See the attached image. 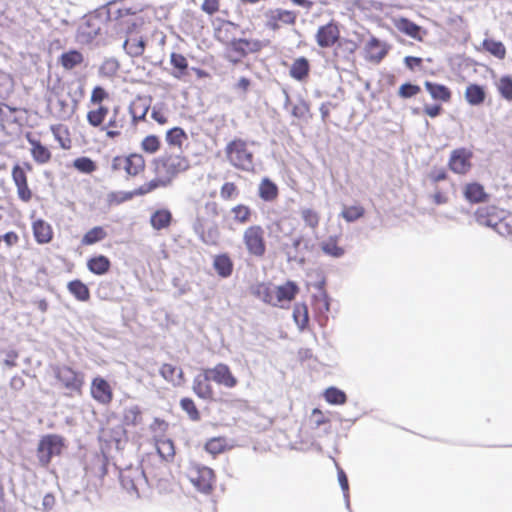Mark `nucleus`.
<instances>
[{
  "instance_id": "obj_1",
  "label": "nucleus",
  "mask_w": 512,
  "mask_h": 512,
  "mask_svg": "<svg viewBox=\"0 0 512 512\" xmlns=\"http://www.w3.org/2000/svg\"><path fill=\"white\" fill-rule=\"evenodd\" d=\"M155 177L132 191L118 192L111 195V201L120 204L136 196H144L159 188L168 187L173 180L190 168L189 159L182 153H164L153 160Z\"/></svg>"
},
{
  "instance_id": "obj_2",
  "label": "nucleus",
  "mask_w": 512,
  "mask_h": 512,
  "mask_svg": "<svg viewBox=\"0 0 512 512\" xmlns=\"http://www.w3.org/2000/svg\"><path fill=\"white\" fill-rule=\"evenodd\" d=\"M222 208L215 200H209L202 207L197 209L193 230L200 240L208 245H215L220 239V228L217 218Z\"/></svg>"
},
{
  "instance_id": "obj_3",
  "label": "nucleus",
  "mask_w": 512,
  "mask_h": 512,
  "mask_svg": "<svg viewBox=\"0 0 512 512\" xmlns=\"http://www.w3.org/2000/svg\"><path fill=\"white\" fill-rule=\"evenodd\" d=\"M223 151L226 161L234 169L248 173L254 172L255 157L246 140L233 138L227 142Z\"/></svg>"
},
{
  "instance_id": "obj_4",
  "label": "nucleus",
  "mask_w": 512,
  "mask_h": 512,
  "mask_svg": "<svg viewBox=\"0 0 512 512\" xmlns=\"http://www.w3.org/2000/svg\"><path fill=\"white\" fill-rule=\"evenodd\" d=\"M146 168V159L139 152L116 155L112 158L110 164L111 172L123 177L126 181L142 177Z\"/></svg>"
},
{
  "instance_id": "obj_5",
  "label": "nucleus",
  "mask_w": 512,
  "mask_h": 512,
  "mask_svg": "<svg viewBox=\"0 0 512 512\" xmlns=\"http://www.w3.org/2000/svg\"><path fill=\"white\" fill-rule=\"evenodd\" d=\"M56 386L67 397L81 396L85 384V375L67 364L52 366Z\"/></svg>"
},
{
  "instance_id": "obj_6",
  "label": "nucleus",
  "mask_w": 512,
  "mask_h": 512,
  "mask_svg": "<svg viewBox=\"0 0 512 512\" xmlns=\"http://www.w3.org/2000/svg\"><path fill=\"white\" fill-rule=\"evenodd\" d=\"M242 243L250 257L262 259L267 253L266 232L262 225L252 224L242 233Z\"/></svg>"
},
{
  "instance_id": "obj_7",
  "label": "nucleus",
  "mask_w": 512,
  "mask_h": 512,
  "mask_svg": "<svg viewBox=\"0 0 512 512\" xmlns=\"http://www.w3.org/2000/svg\"><path fill=\"white\" fill-rule=\"evenodd\" d=\"M65 447V440L62 436L57 434H47L40 438L36 456L39 465L43 468H47L51 463L54 456H59Z\"/></svg>"
},
{
  "instance_id": "obj_8",
  "label": "nucleus",
  "mask_w": 512,
  "mask_h": 512,
  "mask_svg": "<svg viewBox=\"0 0 512 512\" xmlns=\"http://www.w3.org/2000/svg\"><path fill=\"white\" fill-rule=\"evenodd\" d=\"M270 44L269 40L237 38L229 42L227 46L228 59L237 63L248 54L258 53Z\"/></svg>"
},
{
  "instance_id": "obj_9",
  "label": "nucleus",
  "mask_w": 512,
  "mask_h": 512,
  "mask_svg": "<svg viewBox=\"0 0 512 512\" xmlns=\"http://www.w3.org/2000/svg\"><path fill=\"white\" fill-rule=\"evenodd\" d=\"M188 478L195 488L205 494L212 492L216 481L214 471L200 464L192 463L188 467Z\"/></svg>"
},
{
  "instance_id": "obj_10",
  "label": "nucleus",
  "mask_w": 512,
  "mask_h": 512,
  "mask_svg": "<svg viewBox=\"0 0 512 512\" xmlns=\"http://www.w3.org/2000/svg\"><path fill=\"white\" fill-rule=\"evenodd\" d=\"M32 170L33 167L29 162L15 164L11 170V178L16 187L17 196L25 203L30 202L33 197L32 190L28 184V172Z\"/></svg>"
},
{
  "instance_id": "obj_11",
  "label": "nucleus",
  "mask_w": 512,
  "mask_h": 512,
  "mask_svg": "<svg viewBox=\"0 0 512 512\" xmlns=\"http://www.w3.org/2000/svg\"><path fill=\"white\" fill-rule=\"evenodd\" d=\"M143 423V412L139 405L133 404L123 408L120 418V431L116 432L109 441L119 443L126 435L127 429L135 428Z\"/></svg>"
},
{
  "instance_id": "obj_12",
  "label": "nucleus",
  "mask_w": 512,
  "mask_h": 512,
  "mask_svg": "<svg viewBox=\"0 0 512 512\" xmlns=\"http://www.w3.org/2000/svg\"><path fill=\"white\" fill-rule=\"evenodd\" d=\"M264 26L271 31H278L282 26H294L297 20V12L282 8H269L264 13Z\"/></svg>"
},
{
  "instance_id": "obj_13",
  "label": "nucleus",
  "mask_w": 512,
  "mask_h": 512,
  "mask_svg": "<svg viewBox=\"0 0 512 512\" xmlns=\"http://www.w3.org/2000/svg\"><path fill=\"white\" fill-rule=\"evenodd\" d=\"M314 38L319 48H333L341 39L339 23L335 20H331L324 25H320L316 30Z\"/></svg>"
},
{
  "instance_id": "obj_14",
  "label": "nucleus",
  "mask_w": 512,
  "mask_h": 512,
  "mask_svg": "<svg viewBox=\"0 0 512 512\" xmlns=\"http://www.w3.org/2000/svg\"><path fill=\"white\" fill-rule=\"evenodd\" d=\"M126 126V115L121 112L119 107H114L108 121L99 130L105 134L107 139L115 140L123 135Z\"/></svg>"
},
{
  "instance_id": "obj_15",
  "label": "nucleus",
  "mask_w": 512,
  "mask_h": 512,
  "mask_svg": "<svg viewBox=\"0 0 512 512\" xmlns=\"http://www.w3.org/2000/svg\"><path fill=\"white\" fill-rule=\"evenodd\" d=\"M207 372L209 376H211L212 381L218 386H222L226 389H234L239 384L238 378L225 363H217L213 367L207 368Z\"/></svg>"
},
{
  "instance_id": "obj_16",
  "label": "nucleus",
  "mask_w": 512,
  "mask_h": 512,
  "mask_svg": "<svg viewBox=\"0 0 512 512\" xmlns=\"http://www.w3.org/2000/svg\"><path fill=\"white\" fill-rule=\"evenodd\" d=\"M90 395L95 402L103 406L110 405L114 398L112 386L101 376H96L91 380Z\"/></svg>"
},
{
  "instance_id": "obj_17",
  "label": "nucleus",
  "mask_w": 512,
  "mask_h": 512,
  "mask_svg": "<svg viewBox=\"0 0 512 512\" xmlns=\"http://www.w3.org/2000/svg\"><path fill=\"white\" fill-rule=\"evenodd\" d=\"M358 43L349 38H341L333 47V59L337 64L354 63L355 53L358 50Z\"/></svg>"
},
{
  "instance_id": "obj_18",
  "label": "nucleus",
  "mask_w": 512,
  "mask_h": 512,
  "mask_svg": "<svg viewBox=\"0 0 512 512\" xmlns=\"http://www.w3.org/2000/svg\"><path fill=\"white\" fill-rule=\"evenodd\" d=\"M472 157V151L466 148L455 149L451 152L448 166L454 173L464 175L468 173L472 167Z\"/></svg>"
},
{
  "instance_id": "obj_19",
  "label": "nucleus",
  "mask_w": 512,
  "mask_h": 512,
  "mask_svg": "<svg viewBox=\"0 0 512 512\" xmlns=\"http://www.w3.org/2000/svg\"><path fill=\"white\" fill-rule=\"evenodd\" d=\"M211 382H213L212 378L209 376L207 368H204L200 374L194 377L192 390L198 398L206 401H213L215 391Z\"/></svg>"
},
{
  "instance_id": "obj_20",
  "label": "nucleus",
  "mask_w": 512,
  "mask_h": 512,
  "mask_svg": "<svg viewBox=\"0 0 512 512\" xmlns=\"http://www.w3.org/2000/svg\"><path fill=\"white\" fill-rule=\"evenodd\" d=\"M390 45L371 37L365 45V59L371 63L379 64L389 53Z\"/></svg>"
},
{
  "instance_id": "obj_21",
  "label": "nucleus",
  "mask_w": 512,
  "mask_h": 512,
  "mask_svg": "<svg viewBox=\"0 0 512 512\" xmlns=\"http://www.w3.org/2000/svg\"><path fill=\"white\" fill-rule=\"evenodd\" d=\"M502 212L503 209L495 205H487L477 208L474 217L479 225L495 229Z\"/></svg>"
},
{
  "instance_id": "obj_22",
  "label": "nucleus",
  "mask_w": 512,
  "mask_h": 512,
  "mask_svg": "<svg viewBox=\"0 0 512 512\" xmlns=\"http://www.w3.org/2000/svg\"><path fill=\"white\" fill-rule=\"evenodd\" d=\"M393 24L399 32L419 42H423L427 34L425 29L405 17L393 19Z\"/></svg>"
},
{
  "instance_id": "obj_23",
  "label": "nucleus",
  "mask_w": 512,
  "mask_h": 512,
  "mask_svg": "<svg viewBox=\"0 0 512 512\" xmlns=\"http://www.w3.org/2000/svg\"><path fill=\"white\" fill-rule=\"evenodd\" d=\"M464 198L472 204L485 203L489 200V194L482 184L478 182L466 183L463 187Z\"/></svg>"
},
{
  "instance_id": "obj_24",
  "label": "nucleus",
  "mask_w": 512,
  "mask_h": 512,
  "mask_svg": "<svg viewBox=\"0 0 512 512\" xmlns=\"http://www.w3.org/2000/svg\"><path fill=\"white\" fill-rule=\"evenodd\" d=\"M32 231L38 244H48L53 240V228L50 223L43 219H36L32 222Z\"/></svg>"
},
{
  "instance_id": "obj_25",
  "label": "nucleus",
  "mask_w": 512,
  "mask_h": 512,
  "mask_svg": "<svg viewBox=\"0 0 512 512\" xmlns=\"http://www.w3.org/2000/svg\"><path fill=\"white\" fill-rule=\"evenodd\" d=\"M299 292L298 285L293 281H287L284 284L274 287L276 306H282L281 304L291 302L295 299Z\"/></svg>"
},
{
  "instance_id": "obj_26",
  "label": "nucleus",
  "mask_w": 512,
  "mask_h": 512,
  "mask_svg": "<svg viewBox=\"0 0 512 512\" xmlns=\"http://www.w3.org/2000/svg\"><path fill=\"white\" fill-rule=\"evenodd\" d=\"M109 116L108 106L96 105L89 108L86 114V120L91 127L100 129Z\"/></svg>"
},
{
  "instance_id": "obj_27",
  "label": "nucleus",
  "mask_w": 512,
  "mask_h": 512,
  "mask_svg": "<svg viewBox=\"0 0 512 512\" xmlns=\"http://www.w3.org/2000/svg\"><path fill=\"white\" fill-rule=\"evenodd\" d=\"M424 87L430 94L431 98L436 102L448 103L452 99V91L449 87L443 84L425 81Z\"/></svg>"
},
{
  "instance_id": "obj_28",
  "label": "nucleus",
  "mask_w": 512,
  "mask_h": 512,
  "mask_svg": "<svg viewBox=\"0 0 512 512\" xmlns=\"http://www.w3.org/2000/svg\"><path fill=\"white\" fill-rule=\"evenodd\" d=\"M310 70L311 66L309 60L306 57L301 56L292 62L289 75L296 81L304 82L308 79Z\"/></svg>"
},
{
  "instance_id": "obj_29",
  "label": "nucleus",
  "mask_w": 512,
  "mask_h": 512,
  "mask_svg": "<svg viewBox=\"0 0 512 512\" xmlns=\"http://www.w3.org/2000/svg\"><path fill=\"white\" fill-rule=\"evenodd\" d=\"M159 373L167 382L174 386H180L185 381L182 368L171 363L162 364Z\"/></svg>"
},
{
  "instance_id": "obj_30",
  "label": "nucleus",
  "mask_w": 512,
  "mask_h": 512,
  "mask_svg": "<svg viewBox=\"0 0 512 512\" xmlns=\"http://www.w3.org/2000/svg\"><path fill=\"white\" fill-rule=\"evenodd\" d=\"M27 140L31 145V156L36 163L46 164L51 160L52 154L50 150L46 146H44L39 140L30 137V135H27Z\"/></svg>"
},
{
  "instance_id": "obj_31",
  "label": "nucleus",
  "mask_w": 512,
  "mask_h": 512,
  "mask_svg": "<svg viewBox=\"0 0 512 512\" xmlns=\"http://www.w3.org/2000/svg\"><path fill=\"white\" fill-rule=\"evenodd\" d=\"M173 220L171 211L167 208L155 210L150 216V225L154 230L167 229Z\"/></svg>"
},
{
  "instance_id": "obj_32",
  "label": "nucleus",
  "mask_w": 512,
  "mask_h": 512,
  "mask_svg": "<svg viewBox=\"0 0 512 512\" xmlns=\"http://www.w3.org/2000/svg\"><path fill=\"white\" fill-rule=\"evenodd\" d=\"M84 60V55L80 51L71 49L60 55L59 64L64 70H72L81 66L84 63Z\"/></svg>"
},
{
  "instance_id": "obj_33",
  "label": "nucleus",
  "mask_w": 512,
  "mask_h": 512,
  "mask_svg": "<svg viewBox=\"0 0 512 512\" xmlns=\"http://www.w3.org/2000/svg\"><path fill=\"white\" fill-rule=\"evenodd\" d=\"M123 49L132 58L140 57L146 49V42L143 37H128L123 43Z\"/></svg>"
},
{
  "instance_id": "obj_34",
  "label": "nucleus",
  "mask_w": 512,
  "mask_h": 512,
  "mask_svg": "<svg viewBox=\"0 0 512 512\" xmlns=\"http://www.w3.org/2000/svg\"><path fill=\"white\" fill-rule=\"evenodd\" d=\"M259 197L266 202H272L279 196L278 186L269 178H263L258 186Z\"/></svg>"
},
{
  "instance_id": "obj_35",
  "label": "nucleus",
  "mask_w": 512,
  "mask_h": 512,
  "mask_svg": "<svg viewBox=\"0 0 512 512\" xmlns=\"http://www.w3.org/2000/svg\"><path fill=\"white\" fill-rule=\"evenodd\" d=\"M233 266V262L227 253L218 254L214 257L213 267L216 273L222 278H227L232 275Z\"/></svg>"
},
{
  "instance_id": "obj_36",
  "label": "nucleus",
  "mask_w": 512,
  "mask_h": 512,
  "mask_svg": "<svg viewBox=\"0 0 512 512\" xmlns=\"http://www.w3.org/2000/svg\"><path fill=\"white\" fill-rule=\"evenodd\" d=\"M88 270L95 275H104L111 268V262L104 255H96L87 260Z\"/></svg>"
},
{
  "instance_id": "obj_37",
  "label": "nucleus",
  "mask_w": 512,
  "mask_h": 512,
  "mask_svg": "<svg viewBox=\"0 0 512 512\" xmlns=\"http://www.w3.org/2000/svg\"><path fill=\"white\" fill-rule=\"evenodd\" d=\"M232 445L229 444V441L224 436L213 437L206 441L204 445V449L211 454L213 457L224 453L227 450H230Z\"/></svg>"
},
{
  "instance_id": "obj_38",
  "label": "nucleus",
  "mask_w": 512,
  "mask_h": 512,
  "mask_svg": "<svg viewBox=\"0 0 512 512\" xmlns=\"http://www.w3.org/2000/svg\"><path fill=\"white\" fill-rule=\"evenodd\" d=\"M465 100L472 106H478L484 103L486 91L483 86L478 84H469L465 89Z\"/></svg>"
},
{
  "instance_id": "obj_39",
  "label": "nucleus",
  "mask_w": 512,
  "mask_h": 512,
  "mask_svg": "<svg viewBox=\"0 0 512 512\" xmlns=\"http://www.w3.org/2000/svg\"><path fill=\"white\" fill-rule=\"evenodd\" d=\"M155 445L157 452L162 460L171 461L175 456L174 442L170 438L157 437L155 438Z\"/></svg>"
},
{
  "instance_id": "obj_40",
  "label": "nucleus",
  "mask_w": 512,
  "mask_h": 512,
  "mask_svg": "<svg viewBox=\"0 0 512 512\" xmlns=\"http://www.w3.org/2000/svg\"><path fill=\"white\" fill-rule=\"evenodd\" d=\"M188 139L187 133L181 127H173L166 131L165 141L171 146L182 150L184 142Z\"/></svg>"
},
{
  "instance_id": "obj_41",
  "label": "nucleus",
  "mask_w": 512,
  "mask_h": 512,
  "mask_svg": "<svg viewBox=\"0 0 512 512\" xmlns=\"http://www.w3.org/2000/svg\"><path fill=\"white\" fill-rule=\"evenodd\" d=\"M170 63L173 66V77L181 79L188 75V60L180 53L173 52L170 56Z\"/></svg>"
},
{
  "instance_id": "obj_42",
  "label": "nucleus",
  "mask_w": 512,
  "mask_h": 512,
  "mask_svg": "<svg viewBox=\"0 0 512 512\" xmlns=\"http://www.w3.org/2000/svg\"><path fill=\"white\" fill-rule=\"evenodd\" d=\"M252 293L263 302L272 306H276L274 288L271 286L265 283H258L252 288Z\"/></svg>"
},
{
  "instance_id": "obj_43",
  "label": "nucleus",
  "mask_w": 512,
  "mask_h": 512,
  "mask_svg": "<svg viewBox=\"0 0 512 512\" xmlns=\"http://www.w3.org/2000/svg\"><path fill=\"white\" fill-rule=\"evenodd\" d=\"M107 231L101 226H95L89 229L81 239L82 246H91L98 242H101L107 237Z\"/></svg>"
},
{
  "instance_id": "obj_44",
  "label": "nucleus",
  "mask_w": 512,
  "mask_h": 512,
  "mask_svg": "<svg viewBox=\"0 0 512 512\" xmlns=\"http://www.w3.org/2000/svg\"><path fill=\"white\" fill-rule=\"evenodd\" d=\"M68 291L79 301L85 302L90 299V291L86 284L76 279L67 285Z\"/></svg>"
},
{
  "instance_id": "obj_45",
  "label": "nucleus",
  "mask_w": 512,
  "mask_h": 512,
  "mask_svg": "<svg viewBox=\"0 0 512 512\" xmlns=\"http://www.w3.org/2000/svg\"><path fill=\"white\" fill-rule=\"evenodd\" d=\"M293 319L300 330L307 328L309 324L308 307L305 303H297L293 309Z\"/></svg>"
},
{
  "instance_id": "obj_46",
  "label": "nucleus",
  "mask_w": 512,
  "mask_h": 512,
  "mask_svg": "<svg viewBox=\"0 0 512 512\" xmlns=\"http://www.w3.org/2000/svg\"><path fill=\"white\" fill-rule=\"evenodd\" d=\"M483 49L499 60L506 57V48L501 41L494 39H484L482 42Z\"/></svg>"
},
{
  "instance_id": "obj_47",
  "label": "nucleus",
  "mask_w": 512,
  "mask_h": 512,
  "mask_svg": "<svg viewBox=\"0 0 512 512\" xmlns=\"http://www.w3.org/2000/svg\"><path fill=\"white\" fill-rule=\"evenodd\" d=\"M300 215L307 227L313 231L318 229L321 220V216L318 211L312 208H303L300 211Z\"/></svg>"
},
{
  "instance_id": "obj_48",
  "label": "nucleus",
  "mask_w": 512,
  "mask_h": 512,
  "mask_svg": "<svg viewBox=\"0 0 512 512\" xmlns=\"http://www.w3.org/2000/svg\"><path fill=\"white\" fill-rule=\"evenodd\" d=\"M321 248L323 252L332 257H341L344 255L345 250L338 245V237H329L326 241L322 242Z\"/></svg>"
},
{
  "instance_id": "obj_49",
  "label": "nucleus",
  "mask_w": 512,
  "mask_h": 512,
  "mask_svg": "<svg viewBox=\"0 0 512 512\" xmlns=\"http://www.w3.org/2000/svg\"><path fill=\"white\" fill-rule=\"evenodd\" d=\"M119 70V61L116 58H107L101 63L99 74L103 77L112 78L118 74Z\"/></svg>"
},
{
  "instance_id": "obj_50",
  "label": "nucleus",
  "mask_w": 512,
  "mask_h": 512,
  "mask_svg": "<svg viewBox=\"0 0 512 512\" xmlns=\"http://www.w3.org/2000/svg\"><path fill=\"white\" fill-rule=\"evenodd\" d=\"M498 234L502 236L512 235V213L503 210L499 221L494 229Z\"/></svg>"
},
{
  "instance_id": "obj_51",
  "label": "nucleus",
  "mask_w": 512,
  "mask_h": 512,
  "mask_svg": "<svg viewBox=\"0 0 512 512\" xmlns=\"http://www.w3.org/2000/svg\"><path fill=\"white\" fill-rule=\"evenodd\" d=\"M231 212L233 214L234 221L239 224L249 222L253 214L251 208L245 204H237L232 207Z\"/></svg>"
},
{
  "instance_id": "obj_52",
  "label": "nucleus",
  "mask_w": 512,
  "mask_h": 512,
  "mask_svg": "<svg viewBox=\"0 0 512 512\" xmlns=\"http://www.w3.org/2000/svg\"><path fill=\"white\" fill-rule=\"evenodd\" d=\"M73 167L81 173L91 174L97 170V164L91 158L82 156L73 161Z\"/></svg>"
},
{
  "instance_id": "obj_53",
  "label": "nucleus",
  "mask_w": 512,
  "mask_h": 512,
  "mask_svg": "<svg viewBox=\"0 0 512 512\" xmlns=\"http://www.w3.org/2000/svg\"><path fill=\"white\" fill-rule=\"evenodd\" d=\"M161 147L160 138L157 135H148L140 143V148L147 154H155Z\"/></svg>"
},
{
  "instance_id": "obj_54",
  "label": "nucleus",
  "mask_w": 512,
  "mask_h": 512,
  "mask_svg": "<svg viewBox=\"0 0 512 512\" xmlns=\"http://www.w3.org/2000/svg\"><path fill=\"white\" fill-rule=\"evenodd\" d=\"M181 409L187 413L192 421H199L201 418L200 412L192 398L184 397L180 400Z\"/></svg>"
},
{
  "instance_id": "obj_55",
  "label": "nucleus",
  "mask_w": 512,
  "mask_h": 512,
  "mask_svg": "<svg viewBox=\"0 0 512 512\" xmlns=\"http://www.w3.org/2000/svg\"><path fill=\"white\" fill-rule=\"evenodd\" d=\"M325 400L333 405H342L346 402L347 397L346 394L335 387H329L324 392Z\"/></svg>"
},
{
  "instance_id": "obj_56",
  "label": "nucleus",
  "mask_w": 512,
  "mask_h": 512,
  "mask_svg": "<svg viewBox=\"0 0 512 512\" xmlns=\"http://www.w3.org/2000/svg\"><path fill=\"white\" fill-rule=\"evenodd\" d=\"M365 214V209L361 205L346 206L341 212V216L347 222H353L362 218Z\"/></svg>"
},
{
  "instance_id": "obj_57",
  "label": "nucleus",
  "mask_w": 512,
  "mask_h": 512,
  "mask_svg": "<svg viewBox=\"0 0 512 512\" xmlns=\"http://www.w3.org/2000/svg\"><path fill=\"white\" fill-rule=\"evenodd\" d=\"M497 90L507 101H512V77L502 76L497 82Z\"/></svg>"
},
{
  "instance_id": "obj_58",
  "label": "nucleus",
  "mask_w": 512,
  "mask_h": 512,
  "mask_svg": "<svg viewBox=\"0 0 512 512\" xmlns=\"http://www.w3.org/2000/svg\"><path fill=\"white\" fill-rule=\"evenodd\" d=\"M240 194L238 186L234 182H225L220 187V197L224 201L236 199Z\"/></svg>"
},
{
  "instance_id": "obj_59",
  "label": "nucleus",
  "mask_w": 512,
  "mask_h": 512,
  "mask_svg": "<svg viewBox=\"0 0 512 512\" xmlns=\"http://www.w3.org/2000/svg\"><path fill=\"white\" fill-rule=\"evenodd\" d=\"M167 470L168 467L163 463H161L158 468H155L149 464H145L143 473L147 478H150L151 480H161L163 479V476L166 474Z\"/></svg>"
},
{
  "instance_id": "obj_60",
  "label": "nucleus",
  "mask_w": 512,
  "mask_h": 512,
  "mask_svg": "<svg viewBox=\"0 0 512 512\" xmlns=\"http://www.w3.org/2000/svg\"><path fill=\"white\" fill-rule=\"evenodd\" d=\"M109 98L108 91L102 86H95L90 96L91 106L104 105L103 102Z\"/></svg>"
},
{
  "instance_id": "obj_61",
  "label": "nucleus",
  "mask_w": 512,
  "mask_h": 512,
  "mask_svg": "<svg viewBox=\"0 0 512 512\" xmlns=\"http://www.w3.org/2000/svg\"><path fill=\"white\" fill-rule=\"evenodd\" d=\"M292 115L298 119H307L310 117V105L305 100L296 103L291 111Z\"/></svg>"
},
{
  "instance_id": "obj_62",
  "label": "nucleus",
  "mask_w": 512,
  "mask_h": 512,
  "mask_svg": "<svg viewBox=\"0 0 512 512\" xmlns=\"http://www.w3.org/2000/svg\"><path fill=\"white\" fill-rule=\"evenodd\" d=\"M420 91V86L411 83H404L400 86L398 95L403 99H407L416 96Z\"/></svg>"
},
{
  "instance_id": "obj_63",
  "label": "nucleus",
  "mask_w": 512,
  "mask_h": 512,
  "mask_svg": "<svg viewBox=\"0 0 512 512\" xmlns=\"http://www.w3.org/2000/svg\"><path fill=\"white\" fill-rule=\"evenodd\" d=\"M109 19L111 22L115 23V27L121 30H126L127 32L131 31V25L135 27V23H132V18H121L117 19V10L109 15Z\"/></svg>"
},
{
  "instance_id": "obj_64",
  "label": "nucleus",
  "mask_w": 512,
  "mask_h": 512,
  "mask_svg": "<svg viewBox=\"0 0 512 512\" xmlns=\"http://www.w3.org/2000/svg\"><path fill=\"white\" fill-rule=\"evenodd\" d=\"M221 0H203L201 4V10L209 15L213 16L220 11Z\"/></svg>"
}]
</instances>
